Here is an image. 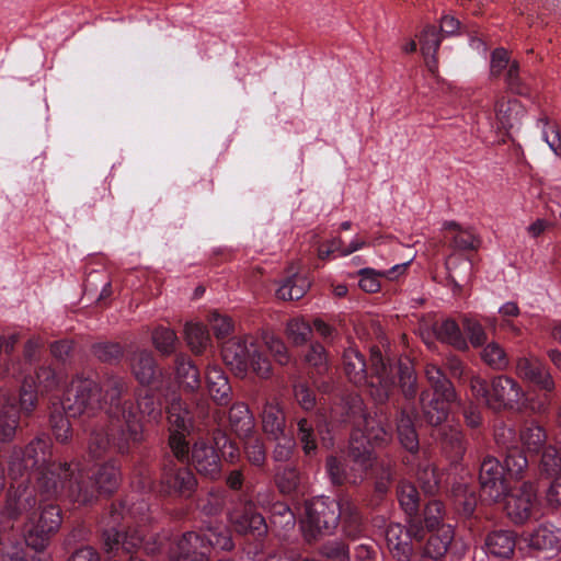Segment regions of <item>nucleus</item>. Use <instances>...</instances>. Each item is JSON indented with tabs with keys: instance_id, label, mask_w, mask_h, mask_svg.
<instances>
[{
	"instance_id": "obj_52",
	"label": "nucleus",
	"mask_w": 561,
	"mask_h": 561,
	"mask_svg": "<svg viewBox=\"0 0 561 561\" xmlns=\"http://www.w3.org/2000/svg\"><path fill=\"white\" fill-rule=\"evenodd\" d=\"M462 324L473 347H480L486 343V332L480 322L471 318H463Z\"/></svg>"
},
{
	"instance_id": "obj_8",
	"label": "nucleus",
	"mask_w": 561,
	"mask_h": 561,
	"mask_svg": "<svg viewBox=\"0 0 561 561\" xmlns=\"http://www.w3.org/2000/svg\"><path fill=\"white\" fill-rule=\"evenodd\" d=\"M470 388L476 398L494 410L513 408L524 397L519 385L508 376L494 377L490 385L480 377H472Z\"/></svg>"
},
{
	"instance_id": "obj_21",
	"label": "nucleus",
	"mask_w": 561,
	"mask_h": 561,
	"mask_svg": "<svg viewBox=\"0 0 561 561\" xmlns=\"http://www.w3.org/2000/svg\"><path fill=\"white\" fill-rule=\"evenodd\" d=\"M206 385L211 399L218 404H227L231 396V386L225 371L218 365H208Z\"/></svg>"
},
{
	"instance_id": "obj_12",
	"label": "nucleus",
	"mask_w": 561,
	"mask_h": 561,
	"mask_svg": "<svg viewBox=\"0 0 561 561\" xmlns=\"http://www.w3.org/2000/svg\"><path fill=\"white\" fill-rule=\"evenodd\" d=\"M424 534L423 527L416 520H410L407 529L400 524H390L386 530L387 546L399 561H408L413 550L412 540L423 539Z\"/></svg>"
},
{
	"instance_id": "obj_41",
	"label": "nucleus",
	"mask_w": 561,
	"mask_h": 561,
	"mask_svg": "<svg viewBox=\"0 0 561 561\" xmlns=\"http://www.w3.org/2000/svg\"><path fill=\"white\" fill-rule=\"evenodd\" d=\"M543 428L537 424H528L520 432V440L529 453H538L546 442Z\"/></svg>"
},
{
	"instance_id": "obj_59",
	"label": "nucleus",
	"mask_w": 561,
	"mask_h": 561,
	"mask_svg": "<svg viewBox=\"0 0 561 561\" xmlns=\"http://www.w3.org/2000/svg\"><path fill=\"white\" fill-rule=\"evenodd\" d=\"M359 287L367 293H376L380 288L379 278L382 272H376L373 268H363L359 271Z\"/></svg>"
},
{
	"instance_id": "obj_34",
	"label": "nucleus",
	"mask_w": 561,
	"mask_h": 561,
	"mask_svg": "<svg viewBox=\"0 0 561 561\" xmlns=\"http://www.w3.org/2000/svg\"><path fill=\"white\" fill-rule=\"evenodd\" d=\"M186 342L191 350L199 354L209 344L210 336L205 325L197 322H187L184 328Z\"/></svg>"
},
{
	"instance_id": "obj_40",
	"label": "nucleus",
	"mask_w": 561,
	"mask_h": 561,
	"mask_svg": "<svg viewBox=\"0 0 561 561\" xmlns=\"http://www.w3.org/2000/svg\"><path fill=\"white\" fill-rule=\"evenodd\" d=\"M176 377L187 389L195 390L199 387V375L195 365L185 357L176 360Z\"/></svg>"
},
{
	"instance_id": "obj_57",
	"label": "nucleus",
	"mask_w": 561,
	"mask_h": 561,
	"mask_svg": "<svg viewBox=\"0 0 561 561\" xmlns=\"http://www.w3.org/2000/svg\"><path fill=\"white\" fill-rule=\"evenodd\" d=\"M417 477L424 492L434 493L438 490L440 485V477L434 467L426 466L420 470Z\"/></svg>"
},
{
	"instance_id": "obj_51",
	"label": "nucleus",
	"mask_w": 561,
	"mask_h": 561,
	"mask_svg": "<svg viewBox=\"0 0 561 561\" xmlns=\"http://www.w3.org/2000/svg\"><path fill=\"white\" fill-rule=\"evenodd\" d=\"M276 483L282 493L290 494L298 488L299 474L291 467L279 469L276 473Z\"/></svg>"
},
{
	"instance_id": "obj_20",
	"label": "nucleus",
	"mask_w": 561,
	"mask_h": 561,
	"mask_svg": "<svg viewBox=\"0 0 561 561\" xmlns=\"http://www.w3.org/2000/svg\"><path fill=\"white\" fill-rule=\"evenodd\" d=\"M524 114V107L515 99H510L507 101L501 99L495 103L496 126L500 130L508 131L518 127Z\"/></svg>"
},
{
	"instance_id": "obj_44",
	"label": "nucleus",
	"mask_w": 561,
	"mask_h": 561,
	"mask_svg": "<svg viewBox=\"0 0 561 561\" xmlns=\"http://www.w3.org/2000/svg\"><path fill=\"white\" fill-rule=\"evenodd\" d=\"M207 547L219 548L221 550H230L233 542L229 531L221 527H208L203 533Z\"/></svg>"
},
{
	"instance_id": "obj_36",
	"label": "nucleus",
	"mask_w": 561,
	"mask_h": 561,
	"mask_svg": "<svg viewBox=\"0 0 561 561\" xmlns=\"http://www.w3.org/2000/svg\"><path fill=\"white\" fill-rule=\"evenodd\" d=\"M205 552L207 554L208 547L203 534L188 531L185 533L176 542L175 554H198Z\"/></svg>"
},
{
	"instance_id": "obj_38",
	"label": "nucleus",
	"mask_w": 561,
	"mask_h": 561,
	"mask_svg": "<svg viewBox=\"0 0 561 561\" xmlns=\"http://www.w3.org/2000/svg\"><path fill=\"white\" fill-rule=\"evenodd\" d=\"M19 424V411L14 404H7L0 410V440L13 438Z\"/></svg>"
},
{
	"instance_id": "obj_7",
	"label": "nucleus",
	"mask_w": 561,
	"mask_h": 561,
	"mask_svg": "<svg viewBox=\"0 0 561 561\" xmlns=\"http://www.w3.org/2000/svg\"><path fill=\"white\" fill-rule=\"evenodd\" d=\"M425 374L433 392L424 391L422 393V411L426 422L432 426H437L447 420L450 404L456 400V392L451 382L446 379L437 366L427 365Z\"/></svg>"
},
{
	"instance_id": "obj_30",
	"label": "nucleus",
	"mask_w": 561,
	"mask_h": 561,
	"mask_svg": "<svg viewBox=\"0 0 561 561\" xmlns=\"http://www.w3.org/2000/svg\"><path fill=\"white\" fill-rule=\"evenodd\" d=\"M434 332L442 342L448 343L458 350H467L468 342L459 325L453 319H445L434 325Z\"/></svg>"
},
{
	"instance_id": "obj_54",
	"label": "nucleus",
	"mask_w": 561,
	"mask_h": 561,
	"mask_svg": "<svg viewBox=\"0 0 561 561\" xmlns=\"http://www.w3.org/2000/svg\"><path fill=\"white\" fill-rule=\"evenodd\" d=\"M298 436L306 455H311L316 448V436L311 423L307 419L298 421Z\"/></svg>"
},
{
	"instance_id": "obj_62",
	"label": "nucleus",
	"mask_w": 561,
	"mask_h": 561,
	"mask_svg": "<svg viewBox=\"0 0 561 561\" xmlns=\"http://www.w3.org/2000/svg\"><path fill=\"white\" fill-rule=\"evenodd\" d=\"M443 517V504L439 501H431L424 511V522L428 529L436 527Z\"/></svg>"
},
{
	"instance_id": "obj_47",
	"label": "nucleus",
	"mask_w": 561,
	"mask_h": 561,
	"mask_svg": "<svg viewBox=\"0 0 561 561\" xmlns=\"http://www.w3.org/2000/svg\"><path fill=\"white\" fill-rule=\"evenodd\" d=\"M451 244L457 250H477L481 239L471 227L459 228V232L451 237Z\"/></svg>"
},
{
	"instance_id": "obj_2",
	"label": "nucleus",
	"mask_w": 561,
	"mask_h": 561,
	"mask_svg": "<svg viewBox=\"0 0 561 561\" xmlns=\"http://www.w3.org/2000/svg\"><path fill=\"white\" fill-rule=\"evenodd\" d=\"M125 388V381L119 377H111L101 389L105 392L102 399L105 404L110 427L95 428L89 439V455L101 458L110 449L119 454L128 453L131 443L139 442L142 425L139 413L149 421L158 422L162 415L160 404H156L150 394L144 396L137 403V409L128 401L121 402L119 396Z\"/></svg>"
},
{
	"instance_id": "obj_49",
	"label": "nucleus",
	"mask_w": 561,
	"mask_h": 561,
	"mask_svg": "<svg viewBox=\"0 0 561 561\" xmlns=\"http://www.w3.org/2000/svg\"><path fill=\"white\" fill-rule=\"evenodd\" d=\"M528 460L526 456L516 447H507L505 457V468L511 477L518 478L523 470L527 467Z\"/></svg>"
},
{
	"instance_id": "obj_55",
	"label": "nucleus",
	"mask_w": 561,
	"mask_h": 561,
	"mask_svg": "<svg viewBox=\"0 0 561 561\" xmlns=\"http://www.w3.org/2000/svg\"><path fill=\"white\" fill-rule=\"evenodd\" d=\"M398 374L402 392L405 397H413L415 393V376L408 363L398 365Z\"/></svg>"
},
{
	"instance_id": "obj_61",
	"label": "nucleus",
	"mask_w": 561,
	"mask_h": 561,
	"mask_svg": "<svg viewBox=\"0 0 561 561\" xmlns=\"http://www.w3.org/2000/svg\"><path fill=\"white\" fill-rule=\"evenodd\" d=\"M94 355L103 362L118 359L122 355V348L115 343H100L93 346Z\"/></svg>"
},
{
	"instance_id": "obj_23",
	"label": "nucleus",
	"mask_w": 561,
	"mask_h": 561,
	"mask_svg": "<svg viewBox=\"0 0 561 561\" xmlns=\"http://www.w3.org/2000/svg\"><path fill=\"white\" fill-rule=\"evenodd\" d=\"M262 425L264 432L272 438H277L284 433L285 414L276 398L265 402L262 411Z\"/></svg>"
},
{
	"instance_id": "obj_60",
	"label": "nucleus",
	"mask_w": 561,
	"mask_h": 561,
	"mask_svg": "<svg viewBox=\"0 0 561 561\" xmlns=\"http://www.w3.org/2000/svg\"><path fill=\"white\" fill-rule=\"evenodd\" d=\"M444 442L450 447L455 457H460L465 453L463 438L458 427L450 426L449 433H442Z\"/></svg>"
},
{
	"instance_id": "obj_15",
	"label": "nucleus",
	"mask_w": 561,
	"mask_h": 561,
	"mask_svg": "<svg viewBox=\"0 0 561 561\" xmlns=\"http://www.w3.org/2000/svg\"><path fill=\"white\" fill-rule=\"evenodd\" d=\"M518 377L536 383L542 390L552 391L554 381L547 366L536 356H523L516 362Z\"/></svg>"
},
{
	"instance_id": "obj_5",
	"label": "nucleus",
	"mask_w": 561,
	"mask_h": 561,
	"mask_svg": "<svg viewBox=\"0 0 561 561\" xmlns=\"http://www.w3.org/2000/svg\"><path fill=\"white\" fill-rule=\"evenodd\" d=\"M222 359L234 376L245 378L250 374L259 378H268L272 366L261 352L253 336L244 335L227 341L221 350Z\"/></svg>"
},
{
	"instance_id": "obj_50",
	"label": "nucleus",
	"mask_w": 561,
	"mask_h": 561,
	"mask_svg": "<svg viewBox=\"0 0 561 561\" xmlns=\"http://www.w3.org/2000/svg\"><path fill=\"white\" fill-rule=\"evenodd\" d=\"M399 502L405 513L412 516L419 506V493L411 483H402L399 489Z\"/></svg>"
},
{
	"instance_id": "obj_42",
	"label": "nucleus",
	"mask_w": 561,
	"mask_h": 561,
	"mask_svg": "<svg viewBox=\"0 0 561 561\" xmlns=\"http://www.w3.org/2000/svg\"><path fill=\"white\" fill-rule=\"evenodd\" d=\"M152 343L161 354L169 355L175 351L178 337L173 330L158 327L152 332Z\"/></svg>"
},
{
	"instance_id": "obj_29",
	"label": "nucleus",
	"mask_w": 561,
	"mask_h": 561,
	"mask_svg": "<svg viewBox=\"0 0 561 561\" xmlns=\"http://www.w3.org/2000/svg\"><path fill=\"white\" fill-rule=\"evenodd\" d=\"M344 370L350 379L355 385L366 382V363L363 355L354 347L347 348L343 354Z\"/></svg>"
},
{
	"instance_id": "obj_33",
	"label": "nucleus",
	"mask_w": 561,
	"mask_h": 561,
	"mask_svg": "<svg viewBox=\"0 0 561 561\" xmlns=\"http://www.w3.org/2000/svg\"><path fill=\"white\" fill-rule=\"evenodd\" d=\"M421 50L426 59V66L432 73L437 69L435 54L440 44V37L434 26H426L421 34Z\"/></svg>"
},
{
	"instance_id": "obj_39",
	"label": "nucleus",
	"mask_w": 561,
	"mask_h": 561,
	"mask_svg": "<svg viewBox=\"0 0 561 561\" xmlns=\"http://www.w3.org/2000/svg\"><path fill=\"white\" fill-rule=\"evenodd\" d=\"M482 360L493 369H505L508 366V357L505 350L497 342H489L481 353Z\"/></svg>"
},
{
	"instance_id": "obj_32",
	"label": "nucleus",
	"mask_w": 561,
	"mask_h": 561,
	"mask_svg": "<svg viewBox=\"0 0 561 561\" xmlns=\"http://www.w3.org/2000/svg\"><path fill=\"white\" fill-rule=\"evenodd\" d=\"M453 538L454 531L451 527H442L436 534L428 538L424 547V554L433 560L442 558L447 552Z\"/></svg>"
},
{
	"instance_id": "obj_1",
	"label": "nucleus",
	"mask_w": 561,
	"mask_h": 561,
	"mask_svg": "<svg viewBox=\"0 0 561 561\" xmlns=\"http://www.w3.org/2000/svg\"><path fill=\"white\" fill-rule=\"evenodd\" d=\"M51 457V443L48 436H37L25 448L14 449L9 459L8 476L13 481L7 500V514L15 517L35 506L33 492L24 485L23 478L35 468L38 490L47 497L66 495L79 504H88L96 492L111 493L118 484L119 472L114 463H105L95 474L94 483H87L83 470L78 462L70 465L48 463Z\"/></svg>"
},
{
	"instance_id": "obj_11",
	"label": "nucleus",
	"mask_w": 561,
	"mask_h": 561,
	"mask_svg": "<svg viewBox=\"0 0 561 561\" xmlns=\"http://www.w3.org/2000/svg\"><path fill=\"white\" fill-rule=\"evenodd\" d=\"M61 523L60 510L55 505L43 507L37 519H30L25 525V542L36 551L43 550L51 534Z\"/></svg>"
},
{
	"instance_id": "obj_14",
	"label": "nucleus",
	"mask_w": 561,
	"mask_h": 561,
	"mask_svg": "<svg viewBox=\"0 0 561 561\" xmlns=\"http://www.w3.org/2000/svg\"><path fill=\"white\" fill-rule=\"evenodd\" d=\"M505 511L515 523L527 520L536 505V492L531 483H524L518 490L505 493Z\"/></svg>"
},
{
	"instance_id": "obj_16",
	"label": "nucleus",
	"mask_w": 561,
	"mask_h": 561,
	"mask_svg": "<svg viewBox=\"0 0 561 561\" xmlns=\"http://www.w3.org/2000/svg\"><path fill=\"white\" fill-rule=\"evenodd\" d=\"M191 465L196 471L209 479H216L220 476L221 463L218 454L213 446L205 442H196L191 450Z\"/></svg>"
},
{
	"instance_id": "obj_31",
	"label": "nucleus",
	"mask_w": 561,
	"mask_h": 561,
	"mask_svg": "<svg viewBox=\"0 0 561 561\" xmlns=\"http://www.w3.org/2000/svg\"><path fill=\"white\" fill-rule=\"evenodd\" d=\"M64 371H56L49 365H43L35 369V379L33 386L41 393L49 392L59 388L65 382Z\"/></svg>"
},
{
	"instance_id": "obj_27",
	"label": "nucleus",
	"mask_w": 561,
	"mask_h": 561,
	"mask_svg": "<svg viewBox=\"0 0 561 561\" xmlns=\"http://www.w3.org/2000/svg\"><path fill=\"white\" fill-rule=\"evenodd\" d=\"M131 371L141 385L151 383L157 376L153 356L148 351H138L131 358Z\"/></svg>"
},
{
	"instance_id": "obj_22",
	"label": "nucleus",
	"mask_w": 561,
	"mask_h": 561,
	"mask_svg": "<svg viewBox=\"0 0 561 561\" xmlns=\"http://www.w3.org/2000/svg\"><path fill=\"white\" fill-rule=\"evenodd\" d=\"M43 346V342L38 337L30 339L24 346V360L8 363L2 369V376H11L20 378L27 375L31 367L38 358V353Z\"/></svg>"
},
{
	"instance_id": "obj_46",
	"label": "nucleus",
	"mask_w": 561,
	"mask_h": 561,
	"mask_svg": "<svg viewBox=\"0 0 561 561\" xmlns=\"http://www.w3.org/2000/svg\"><path fill=\"white\" fill-rule=\"evenodd\" d=\"M19 379L22 380V388H21V393H20V407L24 413L28 414L35 408L36 400H37L36 393L38 391L36 390V388L33 389L34 380H33L32 376L23 375Z\"/></svg>"
},
{
	"instance_id": "obj_26",
	"label": "nucleus",
	"mask_w": 561,
	"mask_h": 561,
	"mask_svg": "<svg viewBox=\"0 0 561 561\" xmlns=\"http://www.w3.org/2000/svg\"><path fill=\"white\" fill-rule=\"evenodd\" d=\"M231 430L241 438L251 436L254 430V419L244 403H236L229 410Z\"/></svg>"
},
{
	"instance_id": "obj_45",
	"label": "nucleus",
	"mask_w": 561,
	"mask_h": 561,
	"mask_svg": "<svg viewBox=\"0 0 561 561\" xmlns=\"http://www.w3.org/2000/svg\"><path fill=\"white\" fill-rule=\"evenodd\" d=\"M453 496L455 504L458 507H461L463 514L470 515L473 513L477 504V497L466 483L455 485L453 489Z\"/></svg>"
},
{
	"instance_id": "obj_18",
	"label": "nucleus",
	"mask_w": 561,
	"mask_h": 561,
	"mask_svg": "<svg viewBox=\"0 0 561 561\" xmlns=\"http://www.w3.org/2000/svg\"><path fill=\"white\" fill-rule=\"evenodd\" d=\"M371 366L376 374L378 385L374 381L370 383V396L377 402H383L388 399L390 391L393 388V379L390 377L392 367L388 366L381 356L379 351L371 352Z\"/></svg>"
},
{
	"instance_id": "obj_3",
	"label": "nucleus",
	"mask_w": 561,
	"mask_h": 561,
	"mask_svg": "<svg viewBox=\"0 0 561 561\" xmlns=\"http://www.w3.org/2000/svg\"><path fill=\"white\" fill-rule=\"evenodd\" d=\"M340 519L343 520L347 535L356 536L358 534L360 517L357 507L350 499L343 497L336 501L319 496L308 501L301 520L306 539L310 541L319 535L332 534Z\"/></svg>"
},
{
	"instance_id": "obj_53",
	"label": "nucleus",
	"mask_w": 561,
	"mask_h": 561,
	"mask_svg": "<svg viewBox=\"0 0 561 561\" xmlns=\"http://www.w3.org/2000/svg\"><path fill=\"white\" fill-rule=\"evenodd\" d=\"M208 322L217 339H224L234 330V324L228 316H222L216 311L208 317Z\"/></svg>"
},
{
	"instance_id": "obj_19",
	"label": "nucleus",
	"mask_w": 561,
	"mask_h": 561,
	"mask_svg": "<svg viewBox=\"0 0 561 561\" xmlns=\"http://www.w3.org/2000/svg\"><path fill=\"white\" fill-rule=\"evenodd\" d=\"M229 519L239 534H252L260 537L267 531L264 517L255 513L251 505H245L242 511L234 510L230 513Z\"/></svg>"
},
{
	"instance_id": "obj_24",
	"label": "nucleus",
	"mask_w": 561,
	"mask_h": 561,
	"mask_svg": "<svg viewBox=\"0 0 561 561\" xmlns=\"http://www.w3.org/2000/svg\"><path fill=\"white\" fill-rule=\"evenodd\" d=\"M514 548L515 538L511 531L495 530L485 538L484 549L491 557L507 559L513 554Z\"/></svg>"
},
{
	"instance_id": "obj_37",
	"label": "nucleus",
	"mask_w": 561,
	"mask_h": 561,
	"mask_svg": "<svg viewBox=\"0 0 561 561\" xmlns=\"http://www.w3.org/2000/svg\"><path fill=\"white\" fill-rule=\"evenodd\" d=\"M285 333L291 344L300 346L309 341L312 329L304 318L296 317L287 321Z\"/></svg>"
},
{
	"instance_id": "obj_28",
	"label": "nucleus",
	"mask_w": 561,
	"mask_h": 561,
	"mask_svg": "<svg viewBox=\"0 0 561 561\" xmlns=\"http://www.w3.org/2000/svg\"><path fill=\"white\" fill-rule=\"evenodd\" d=\"M529 545L539 550L556 549L561 551V529L553 525H540L529 538Z\"/></svg>"
},
{
	"instance_id": "obj_48",
	"label": "nucleus",
	"mask_w": 561,
	"mask_h": 561,
	"mask_svg": "<svg viewBox=\"0 0 561 561\" xmlns=\"http://www.w3.org/2000/svg\"><path fill=\"white\" fill-rule=\"evenodd\" d=\"M263 342L278 364L286 365L290 362L287 346L280 337L273 333H264Z\"/></svg>"
},
{
	"instance_id": "obj_17",
	"label": "nucleus",
	"mask_w": 561,
	"mask_h": 561,
	"mask_svg": "<svg viewBox=\"0 0 561 561\" xmlns=\"http://www.w3.org/2000/svg\"><path fill=\"white\" fill-rule=\"evenodd\" d=\"M196 479L186 468L165 469L161 480V489L167 494L187 496L194 490Z\"/></svg>"
},
{
	"instance_id": "obj_10",
	"label": "nucleus",
	"mask_w": 561,
	"mask_h": 561,
	"mask_svg": "<svg viewBox=\"0 0 561 561\" xmlns=\"http://www.w3.org/2000/svg\"><path fill=\"white\" fill-rule=\"evenodd\" d=\"M168 401V420L170 423V447L179 459L187 457L188 444L184 434L192 426V412L182 403L181 399L173 392Z\"/></svg>"
},
{
	"instance_id": "obj_4",
	"label": "nucleus",
	"mask_w": 561,
	"mask_h": 561,
	"mask_svg": "<svg viewBox=\"0 0 561 561\" xmlns=\"http://www.w3.org/2000/svg\"><path fill=\"white\" fill-rule=\"evenodd\" d=\"M101 388L89 378H77L71 382L60 407L50 414V425L58 442H67L71 436L69 417L90 413L101 407Z\"/></svg>"
},
{
	"instance_id": "obj_13",
	"label": "nucleus",
	"mask_w": 561,
	"mask_h": 561,
	"mask_svg": "<svg viewBox=\"0 0 561 561\" xmlns=\"http://www.w3.org/2000/svg\"><path fill=\"white\" fill-rule=\"evenodd\" d=\"M479 482L480 497L490 503L501 501L507 491L503 467L491 456L485 457L481 463Z\"/></svg>"
},
{
	"instance_id": "obj_63",
	"label": "nucleus",
	"mask_w": 561,
	"mask_h": 561,
	"mask_svg": "<svg viewBox=\"0 0 561 561\" xmlns=\"http://www.w3.org/2000/svg\"><path fill=\"white\" fill-rule=\"evenodd\" d=\"M508 69L506 73V82L511 89L516 94H526L527 88L522 83V80L518 77L519 67L516 61L508 64Z\"/></svg>"
},
{
	"instance_id": "obj_25",
	"label": "nucleus",
	"mask_w": 561,
	"mask_h": 561,
	"mask_svg": "<svg viewBox=\"0 0 561 561\" xmlns=\"http://www.w3.org/2000/svg\"><path fill=\"white\" fill-rule=\"evenodd\" d=\"M310 285L311 282L306 275L299 274L297 270L293 268L276 294L283 300L300 299L310 288Z\"/></svg>"
},
{
	"instance_id": "obj_56",
	"label": "nucleus",
	"mask_w": 561,
	"mask_h": 561,
	"mask_svg": "<svg viewBox=\"0 0 561 561\" xmlns=\"http://www.w3.org/2000/svg\"><path fill=\"white\" fill-rule=\"evenodd\" d=\"M274 439L276 440V446L273 451L274 459L276 461L289 460L296 445L294 438L283 433L282 435Z\"/></svg>"
},
{
	"instance_id": "obj_43",
	"label": "nucleus",
	"mask_w": 561,
	"mask_h": 561,
	"mask_svg": "<svg viewBox=\"0 0 561 561\" xmlns=\"http://www.w3.org/2000/svg\"><path fill=\"white\" fill-rule=\"evenodd\" d=\"M327 472L333 484H342L344 482L357 483L363 479L362 474L356 476L348 473L344 465L335 457H330L327 460Z\"/></svg>"
},
{
	"instance_id": "obj_58",
	"label": "nucleus",
	"mask_w": 561,
	"mask_h": 561,
	"mask_svg": "<svg viewBox=\"0 0 561 561\" xmlns=\"http://www.w3.org/2000/svg\"><path fill=\"white\" fill-rule=\"evenodd\" d=\"M244 449L250 462L261 466L265 460V448L261 439L255 437H245Z\"/></svg>"
},
{
	"instance_id": "obj_6",
	"label": "nucleus",
	"mask_w": 561,
	"mask_h": 561,
	"mask_svg": "<svg viewBox=\"0 0 561 561\" xmlns=\"http://www.w3.org/2000/svg\"><path fill=\"white\" fill-rule=\"evenodd\" d=\"M147 505L140 503L137 507H129L124 515L118 512L117 508L113 511L111 517L112 522L116 523L122 515V518L128 524V530L125 531L124 536L115 528L104 531L103 539L106 553L111 554L118 551L121 548L129 552L142 545L148 552L156 550V547L150 546L149 542H145V538L148 536V517L145 515Z\"/></svg>"
},
{
	"instance_id": "obj_35",
	"label": "nucleus",
	"mask_w": 561,
	"mask_h": 561,
	"mask_svg": "<svg viewBox=\"0 0 561 561\" xmlns=\"http://www.w3.org/2000/svg\"><path fill=\"white\" fill-rule=\"evenodd\" d=\"M397 431L401 445L409 451H416L419 448L417 434L412 417L405 412H402L398 421Z\"/></svg>"
},
{
	"instance_id": "obj_64",
	"label": "nucleus",
	"mask_w": 561,
	"mask_h": 561,
	"mask_svg": "<svg viewBox=\"0 0 561 561\" xmlns=\"http://www.w3.org/2000/svg\"><path fill=\"white\" fill-rule=\"evenodd\" d=\"M540 465L546 472H554L560 466V457L553 446H546L541 454Z\"/></svg>"
},
{
	"instance_id": "obj_9",
	"label": "nucleus",
	"mask_w": 561,
	"mask_h": 561,
	"mask_svg": "<svg viewBox=\"0 0 561 561\" xmlns=\"http://www.w3.org/2000/svg\"><path fill=\"white\" fill-rule=\"evenodd\" d=\"M364 428L353 432L350 442V455L354 463L366 471L373 466V451L376 446L389 440V433L380 425V422L371 416H364L362 420Z\"/></svg>"
}]
</instances>
